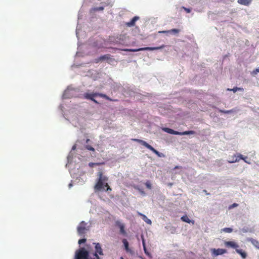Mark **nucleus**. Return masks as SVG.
Segmentation results:
<instances>
[{"label": "nucleus", "instance_id": "23", "mask_svg": "<svg viewBox=\"0 0 259 259\" xmlns=\"http://www.w3.org/2000/svg\"><path fill=\"white\" fill-rule=\"evenodd\" d=\"M228 90L229 91H232L234 93H235L237 91H243V88H238V87L234 88L233 89H228Z\"/></svg>", "mask_w": 259, "mask_h": 259}, {"label": "nucleus", "instance_id": "6", "mask_svg": "<svg viewBox=\"0 0 259 259\" xmlns=\"http://www.w3.org/2000/svg\"><path fill=\"white\" fill-rule=\"evenodd\" d=\"M164 47H165L164 45H162V46H161L160 47H145V48H139L138 49H125L124 51H127V52H138V51H145V50L154 51V50H160V49H163L164 48Z\"/></svg>", "mask_w": 259, "mask_h": 259}, {"label": "nucleus", "instance_id": "34", "mask_svg": "<svg viewBox=\"0 0 259 259\" xmlns=\"http://www.w3.org/2000/svg\"><path fill=\"white\" fill-rule=\"evenodd\" d=\"M256 72H259V68H257V69H256V70H255Z\"/></svg>", "mask_w": 259, "mask_h": 259}, {"label": "nucleus", "instance_id": "4", "mask_svg": "<svg viewBox=\"0 0 259 259\" xmlns=\"http://www.w3.org/2000/svg\"><path fill=\"white\" fill-rule=\"evenodd\" d=\"M132 140L133 141L137 142L143 146H145L151 151H152L154 153H155L156 155H157L158 157H161L162 156V153H160L157 150L155 149L152 146L149 145L148 143H147L145 141H143L142 140L138 139H132Z\"/></svg>", "mask_w": 259, "mask_h": 259}, {"label": "nucleus", "instance_id": "14", "mask_svg": "<svg viewBox=\"0 0 259 259\" xmlns=\"http://www.w3.org/2000/svg\"><path fill=\"white\" fill-rule=\"evenodd\" d=\"M252 0H238L237 2L238 4L244 5V6H249Z\"/></svg>", "mask_w": 259, "mask_h": 259}, {"label": "nucleus", "instance_id": "36", "mask_svg": "<svg viewBox=\"0 0 259 259\" xmlns=\"http://www.w3.org/2000/svg\"><path fill=\"white\" fill-rule=\"evenodd\" d=\"M141 193H142V194H145V193H144L143 191H141Z\"/></svg>", "mask_w": 259, "mask_h": 259}, {"label": "nucleus", "instance_id": "10", "mask_svg": "<svg viewBox=\"0 0 259 259\" xmlns=\"http://www.w3.org/2000/svg\"><path fill=\"white\" fill-rule=\"evenodd\" d=\"M227 252L226 250L225 249H213L212 253L215 255H219L223 254Z\"/></svg>", "mask_w": 259, "mask_h": 259}, {"label": "nucleus", "instance_id": "1", "mask_svg": "<svg viewBox=\"0 0 259 259\" xmlns=\"http://www.w3.org/2000/svg\"><path fill=\"white\" fill-rule=\"evenodd\" d=\"M93 244L95 245V249L94 258L90 256L89 251L82 247L76 251L75 259H101L99 255L104 254L101 245L99 243H93Z\"/></svg>", "mask_w": 259, "mask_h": 259}, {"label": "nucleus", "instance_id": "25", "mask_svg": "<svg viewBox=\"0 0 259 259\" xmlns=\"http://www.w3.org/2000/svg\"><path fill=\"white\" fill-rule=\"evenodd\" d=\"M145 185L146 186V187L149 189H151V184L150 183V182L149 181H147L146 183H145Z\"/></svg>", "mask_w": 259, "mask_h": 259}, {"label": "nucleus", "instance_id": "37", "mask_svg": "<svg viewBox=\"0 0 259 259\" xmlns=\"http://www.w3.org/2000/svg\"><path fill=\"white\" fill-rule=\"evenodd\" d=\"M246 158H247V157L245 159H246ZM245 161H247V159H245Z\"/></svg>", "mask_w": 259, "mask_h": 259}, {"label": "nucleus", "instance_id": "26", "mask_svg": "<svg viewBox=\"0 0 259 259\" xmlns=\"http://www.w3.org/2000/svg\"><path fill=\"white\" fill-rule=\"evenodd\" d=\"M99 163H93V162H90L89 164V165L91 167H93L94 165H99Z\"/></svg>", "mask_w": 259, "mask_h": 259}, {"label": "nucleus", "instance_id": "17", "mask_svg": "<svg viewBox=\"0 0 259 259\" xmlns=\"http://www.w3.org/2000/svg\"><path fill=\"white\" fill-rule=\"evenodd\" d=\"M236 251L243 258H245L246 257L247 254L246 252L243 251L242 249H236Z\"/></svg>", "mask_w": 259, "mask_h": 259}, {"label": "nucleus", "instance_id": "30", "mask_svg": "<svg viewBox=\"0 0 259 259\" xmlns=\"http://www.w3.org/2000/svg\"><path fill=\"white\" fill-rule=\"evenodd\" d=\"M143 247H144V249L145 252V253H146V247H145V242H144V240H143Z\"/></svg>", "mask_w": 259, "mask_h": 259}, {"label": "nucleus", "instance_id": "5", "mask_svg": "<svg viewBox=\"0 0 259 259\" xmlns=\"http://www.w3.org/2000/svg\"><path fill=\"white\" fill-rule=\"evenodd\" d=\"M162 130L167 133L176 135H194L196 133L194 131H187L184 132H179L168 127H164L162 128Z\"/></svg>", "mask_w": 259, "mask_h": 259}, {"label": "nucleus", "instance_id": "31", "mask_svg": "<svg viewBox=\"0 0 259 259\" xmlns=\"http://www.w3.org/2000/svg\"><path fill=\"white\" fill-rule=\"evenodd\" d=\"M182 168V166H176L175 167H174V169H181Z\"/></svg>", "mask_w": 259, "mask_h": 259}, {"label": "nucleus", "instance_id": "22", "mask_svg": "<svg viewBox=\"0 0 259 259\" xmlns=\"http://www.w3.org/2000/svg\"><path fill=\"white\" fill-rule=\"evenodd\" d=\"M235 111H236V110L233 109H231V110H221V109L219 110L220 112L225 113V114L231 113L235 112Z\"/></svg>", "mask_w": 259, "mask_h": 259}, {"label": "nucleus", "instance_id": "11", "mask_svg": "<svg viewBox=\"0 0 259 259\" xmlns=\"http://www.w3.org/2000/svg\"><path fill=\"white\" fill-rule=\"evenodd\" d=\"M116 225L120 229V232L121 234L123 235L126 234V232L124 230V225L123 224H121L120 222L117 221L116 222Z\"/></svg>", "mask_w": 259, "mask_h": 259}, {"label": "nucleus", "instance_id": "21", "mask_svg": "<svg viewBox=\"0 0 259 259\" xmlns=\"http://www.w3.org/2000/svg\"><path fill=\"white\" fill-rule=\"evenodd\" d=\"M180 31V30L179 29L174 28V29H170L168 31H161L160 32H161V33L173 32L174 33H178Z\"/></svg>", "mask_w": 259, "mask_h": 259}, {"label": "nucleus", "instance_id": "27", "mask_svg": "<svg viewBox=\"0 0 259 259\" xmlns=\"http://www.w3.org/2000/svg\"><path fill=\"white\" fill-rule=\"evenodd\" d=\"M86 148L89 150H90V151H95V149L92 147L91 146H90V145H87L86 146Z\"/></svg>", "mask_w": 259, "mask_h": 259}, {"label": "nucleus", "instance_id": "9", "mask_svg": "<svg viewBox=\"0 0 259 259\" xmlns=\"http://www.w3.org/2000/svg\"><path fill=\"white\" fill-rule=\"evenodd\" d=\"M225 245L226 247H231L236 249L239 247V245L234 241H226L225 243Z\"/></svg>", "mask_w": 259, "mask_h": 259}, {"label": "nucleus", "instance_id": "12", "mask_svg": "<svg viewBox=\"0 0 259 259\" xmlns=\"http://www.w3.org/2000/svg\"><path fill=\"white\" fill-rule=\"evenodd\" d=\"M139 19V17L138 16H135L130 22L126 23V25L128 27L134 26L136 22Z\"/></svg>", "mask_w": 259, "mask_h": 259}, {"label": "nucleus", "instance_id": "20", "mask_svg": "<svg viewBox=\"0 0 259 259\" xmlns=\"http://www.w3.org/2000/svg\"><path fill=\"white\" fill-rule=\"evenodd\" d=\"M122 242L124 244V247H125V249L126 250V251H130V248H129V246H128V241H127L126 239H123L122 240Z\"/></svg>", "mask_w": 259, "mask_h": 259}, {"label": "nucleus", "instance_id": "3", "mask_svg": "<svg viewBox=\"0 0 259 259\" xmlns=\"http://www.w3.org/2000/svg\"><path fill=\"white\" fill-rule=\"evenodd\" d=\"M83 97L85 99L88 100H90L94 102L95 103L98 104L99 102L95 99V97H100L103 98H104L107 100L111 101H116L117 100H113L107 96L106 94L100 93L98 92H93V93H85L83 94Z\"/></svg>", "mask_w": 259, "mask_h": 259}, {"label": "nucleus", "instance_id": "15", "mask_svg": "<svg viewBox=\"0 0 259 259\" xmlns=\"http://www.w3.org/2000/svg\"><path fill=\"white\" fill-rule=\"evenodd\" d=\"M247 240L250 242L257 249H259V242L253 238H248Z\"/></svg>", "mask_w": 259, "mask_h": 259}, {"label": "nucleus", "instance_id": "24", "mask_svg": "<svg viewBox=\"0 0 259 259\" xmlns=\"http://www.w3.org/2000/svg\"><path fill=\"white\" fill-rule=\"evenodd\" d=\"M223 231L226 233H231L233 231V229L230 228H225L223 229Z\"/></svg>", "mask_w": 259, "mask_h": 259}, {"label": "nucleus", "instance_id": "28", "mask_svg": "<svg viewBox=\"0 0 259 259\" xmlns=\"http://www.w3.org/2000/svg\"><path fill=\"white\" fill-rule=\"evenodd\" d=\"M86 240H87L85 238L81 239H79L78 240V243L79 244H81L82 243H85L86 242Z\"/></svg>", "mask_w": 259, "mask_h": 259}, {"label": "nucleus", "instance_id": "8", "mask_svg": "<svg viewBox=\"0 0 259 259\" xmlns=\"http://www.w3.org/2000/svg\"><path fill=\"white\" fill-rule=\"evenodd\" d=\"M232 158H232V160L231 161H229V163H234V162H238L240 160V159H242L246 163H247L248 164H250V162H248L247 161H245V158L246 157H244L243 156V155H241V154H237V155H234L232 157Z\"/></svg>", "mask_w": 259, "mask_h": 259}, {"label": "nucleus", "instance_id": "32", "mask_svg": "<svg viewBox=\"0 0 259 259\" xmlns=\"http://www.w3.org/2000/svg\"><path fill=\"white\" fill-rule=\"evenodd\" d=\"M185 10L187 13H190L191 11V10L188 8H185Z\"/></svg>", "mask_w": 259, "mask_h": 259}, {"label": "nucleus", "instance_id": "7", "mask_svg": "<svg viewBox=\"0 0 259 259\" xmlns=\"http://www.w3.org/2000/svg\"><path fill=\"white\" fill-rule=\"evenodd\" d=\"M87 223L84 221H82L77 228V232L80 236L84 234L87 230Z\"/></svg>", "mask_w": 259, "mask_h": 259}, {"label": "nucleus", "instance_id": "16", "mask_svg": "<svg viewBox=\"0 0 259 259\" xmlns=\"http://www.w3.org/2000/svg\"><path fill=\"white\" fill-rule=\"evenodd\" d=\"M138 214L139 215L142 217L143 220L145 222H146L148 224H150V225L151 224V223H152L151 221L150 220H149V219H148L147 217L145 214H143L140 212H139Z\"/></svg>", "mask_w": 259, "mask_h": 259}, {"label": "nucleus", "instance_id": "13", "mask_svg": "<svg viewBox=\"0 0 259 259\" xmlns=\"http://www.w3.org/2000/svg\"><path fill=\"white\" fill-rule=\"evenodd\" d=\"M107 60L108 61H111L114 60L113 58H111V55L110 54H106L103 56H102L99 57V61H103V60Z\"/></svg>", "mask_w": 259, "mask_h": 259}, {"label": "nucleus", "instance_id": "19", "mask_svg": "<svg viewBox=\"0 0 259 259\" xmlns=\"http://www.w3.org/2000/svg\"><path fill=\"white\" fill-rule=\"evenodd\" d=\"M104 10L103 7L93 8L90 10L91 13H94L96 11H103Z\"/></svg>", "mask_w": 259, "mask_h": 259}, {"label": "nucleus", "instance_id": "33", "mask_svg": "<svg viewBox=\"0 0 259 259\" xmlns=\"http://www.w3.org/2000/svg\"><path fill=\"white\" fill-rule=\"evenodd\" d=\"M75 149H76V146H75V145H74V146L72 147V149L74 150H75Z\"/></svg>", "mask_w": 259, "mask_h": 259}, {"label": "nucleus", "instance_id": "2", "mask_svg": "<svg viewBox=\"0 0 259 259\" xmlns=\"http://www.w3.org/2000/svg\"><path fill=\"white\" fill-rule=\"evenodd\" d=\"M98 178L97 181V183L95 185L94 189L97 191H101L104 189V187H106V191H111L112 189L108 185L107 181H108V178L104 176L102 171H100L98 173Z\"/></svg>", "mask_w": 259, "mask_h": 259}, {"label": "nucleus", "instance_id": "18", "mask_svg": "<svg viewBox=\"0 0 259 259\" xmlns=\"http://www.w3.org/2000/svg\"><path fill=\"white\" fill-rule=\"evenodd\" d=\"M181 220L183 222H186V223H190L191 222L193 224H194V221H191L189 219V218L188 217L187 215H184L183 217H181Z\"/></svg>", "mask_w": 259, "mask_h": 259}, {"label": "nucleus", "instance_id": "35", "mask_svg": "<svg viewBox=\"0 0 259 259\" xmlns=\"http://www.w3.org/2000/svg\"><path fill=\"white\" fill-rule=\"evenodd\" d=\"M71 186H72V184H69V187L70 188Z\"/></svg>", "mask_w": 259, "mask_h": 259}, {"label": "nucleus", "instance_id": "29", "mask_svg": "<svg viewBox=\"0 0 259 259\" xmlns=\"http://www.w3.org/2000/svg\"><path fill=\"white\" fill-rule=\"evenodd\" d=\"M238 205V204L237 203H233L232 205H231L230 207H229V208H233V207H236Z\"/></svg>", "mask_w": 259, "mask_h": 259}]
</instances>
